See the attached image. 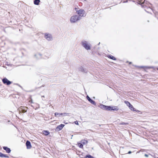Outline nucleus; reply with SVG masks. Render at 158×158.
Instances as JSON below:
<instances>
[{"instance_id":"obj_1","label":"nucleus","mask_w":158,"mask_h":158,"mask_svg":"<svg viewBox=\"0 0 158 158\" xmlns=\"http://www.w3.org/2000/svg\"><path fill=\"white\" fill-rule=\"evenodd\" d=\"M100 108L103 110H108L118 111L119 109L117 106H107L103 104H100L99 106Z\"/></svg>"},{"instance_id":"obj_2","label":"nucleus","mask_w":158,"mask_h":158,"mask_svg":"<svg viewBox=\"0 0 158 158\" xmlns=\"http://www.w3.org/2000/svg\"><path fill=\"white\" fill-rule=\"evenodd\" d=\"M83 14L82 15H75L72 16L70 19V21L71 23H75L77 21L80 20L81 17H84Z\"/></svg>"},{"instance_id":"obj_3","label":"nucleus","mask_w":158,"mask_h":158,"mask_svg":"<svg viewBox=\"0 0 158 158\" xmlns=\"http://www.w3.org/2000/svg\"><path fill=\"white\" fill-rule=\"evenodd\" d=\"M81 44L86 49L90 50L91 48L90 44L87 41L83 40L81 42Z\"/></svg>"},{"instance_id":"obj_4","label":"nucleus","mask_w":158,"mask_h":158,"mask_svg":"<svg viewBox=\"0 0 158 158\" xmlns=\"http://www.w3.org/2000/svg\"><path fill=\"white\" fill-rule=\"evenodd\" d=\"M28 109V108L26 106H21L19 107L18 109V110L19 112V113L21 112L22 113H25L26 112Z\"/></svg>"},{"instance_id":"obj_5","label":"nucleus","mask_w":158,"mask_h":158,"mask_svg":"<svg viewBox=\"0 0 158 158\" xmlns=\"http://www.w3.org/2000/svg\"><path fill=\"white\" fill-rule=\"evenodd\" d=\"M2 82L3 84L7 85H10L12 83L11 81H9L6 77L3 78L2 79Z\"/></svg>"},{"instance_id":"obj_6","label":"nucleus","mask_w":158,"mask_h":158,"mask_svg":"<svg viewBox=\"0 0 158 158\" xmlns=\"http://www.w3.org/2000/svg\"><path fill=\"white\" fill-rule=\"evenodd\" d=\"M45 38L48 41L52 40V37L51 35L46 33L45 35Z\"/></svg>"},{"instance_id":"obj_7","label":"nucleus","mask_w":158,"mask_h":158,"mask_svg":"<svg viewBox=\"0 0 158 158\" xmlns=\"http://www.w3.org/2000/svg\"><path fill=\"white\" fill-rule=\"evenodd\" d=\"M86 98L88 101L91 104L94 105H96V103L94 101L92 100L88 95L86 96Z\"/></svg>"},{"instance_id":"obj_8","label":"nucleus","mask_w":158,"mask_h":158,"mask_svg":"<svg viewBox=\"0 0 158 158\" xmlns=\"http://www.w3.org/2000/svg\"><path fill=\"white\" fill-rule=\"evenodd\" d=\"M64 126L65 125L63 124H61L60 125L58 126L56 128V131H59L61 130Z\"/></svg>"},{"instance_id":"obj_9","label":"nucleus","mask_w":158,"mask_h":158,"mask_svg":"<svg viewBox=\"0 0 158 158\" xmlns=\"http://www.w3.org/2000/svg\"><path fill=\"white\" fill-rule=\"evenodd\" d=\"M78 70L79 71L84 73H86L87 72V70L86 69H84L82 66H81L78 68Z\"/></svg>"},{"instance_id":"obj_10","label":"nucleus","mask_w":158,"mask_h":158,"mask_svg":"<svg viewBox=\"0 0 158 158\" xmlns=\"http://www.w3.org/2000/svg\"><path fill=\"white\" fill-rule=\"evenodd\" d=\"M27 148L28 149H30L31 148V142L28 140H27L26 143Z\"/></svg>"},{"instance_id":"obj_11","label":"nucleus","mask_w":158,"mask_h":158,"mask_svg":"<svg viewBox=\"0 0 158 158\" xmlns=\"http://www.w3.org/2000/svg\"><path fill=\"white\" fill-rule=\"evenodd\" d=\"M3 149L6 151V152L7 153H10L11 152V150L10 148L6 146H3L2 147Z\"/></svg>"},{"instance_id":"obj_12","label":"nucleus","mask_w":158,"mask_h":158,"mask_svg":"<svg viewBox=\"0 0 158 158\" xmlns=\"http://www.w3.org/2000/svg\"><path fill=\"white\" fill-rule=\"evenodd\" d=\"M76 12L79 15H82V14L85 12V10L83 9H80L78 10H77Z\"/></svg>"},{"instance_id":"obj_13","label":"nucleus","mask_w":158,"mask_h":158,"mask_svg":"<svg viewBox=\"0 0 158 158\" xmlns=\"http://www.w3.org/2000/svg\"><path fill=\"white\" fill-rule=\"evenodd\" d=\"M0 157H1L9 158V156L2 153L0 152Z\"/></svg>"},{"instance_id":"obj_14","label":"nucleus","mask_w":158,"mask_h":158,"mask_svg":"<svg viewBox=\"0 0 158 158\" xmlns=\"http://www.w3.org/2000/svg\"><path fill=\"white\" fill-rule=\"evenodd\" d=\"M43 134L45 135H48L50 133L48 131H47L44 130L43 131Z\"/></svg>"},{"instance_id":"obj_15","label":"nucleus","mask_w":158,"mask_h":158,"mask_svg":"<svg viewBox=\"0 0 158 158\" xmlns=\"http://www.w3.org/2000/svg\"><path fill=\"white\" fill-rule=\"evenodd\" d=\"M40 2V0H34V3L35 5H38Z\"/></svg>"},{"instance_id":"obj_16","label":"nucleus","mask_w":158,"mask_h":158,"mask_svg":"<svg viewBox=\"0 0 158 158\" xmlns=\"http://www.w3.org/2000/svg\"><path fill=\"white\" fill-rule=\"evenodd\" d=\"M129 108L131 110H135V109L133 107V106L131 104V105H130L129 106Z\"/></svg>"},{"instance_id":"obj_17","label":"nucleus","mask_w":158,"mask_h":158,"mask_svg":"<svg viewBox=\"0 0 158 158\" xmlns=\"http://www.w3.org/2000/svg\"><path fill=\"white\" fill-rule=\"evenodd\" d=\"M108 57L114 60H116V58L114 57L111 55H109Z\"/></svg>"},{"instance_id":"obj_18","label":"nucleus","mask_w":158,"mask_h":158,"mask_svg":"<svg viewBox=\"0 0 158 158\" xmlns=\"http://www.w3.org/2000/svg\"><path fill=\"white\" fill-rule=\"evenodd\" d=\"M140 68H143L144 67H145L147 69H153V66H145V67H144V66H141L140 67Z\"/></svg>"},{"instance_id":"obj_19","label":"nucleus","mask_w":158,"mask_h":158,"mask_svg":"<svg viewBox=\"0 0 158 158\" xmlns=\"http://www.w3.org/2000/svg\"><path fill=\"white\" fill-rule=\"evenodd\" d=\"M85 158H95L94 157H93V156H91V155H87L86 156H85Z\"/></svg>"},{"instance_id":"obj_20","label":"nucleus","mask_w":158,"mask_h":158,"mask_svg":"<svg viewBox=\"0 0 158 158\" xmlns=\"http://www.w3.org/2000/svg\"><path fill=\"white\" fill-rule=\"evenodd\" d=\"M124 102L127 105L128 107L130 105H131V104L128 101H125Z\"/></svg>"},{"instance_id":"obj_21","label":"nucleus","mask_w":158,"mask_h":158,"mask_svg":"<svg viewBox=\"0 0 158 158\" xmlns=\"http://www.w3.org/2000/svg\"><path fill=\"white\" fill-rule=\"evenodd\" d=\"M78 145L79 147L80 148H83V145L82 143H78Z\"/></svg>"},{"instance_id":"obj_22","label":"nucleus","mask_w":158,"mask_h":158,"mask_svg":"<svg viewBox=\"0 0 158 158\" xmlns=\"http://www.w3.org/2000/svg\"><path fill=\"white\" fill-rule=\"evenodd\" d=\"M63 113H62L60 114V113L56 112L55 113V116L56 117L57 115H63Z\"/></svg>"},{"instance_id":"obj_23","label":"nucleus","mask_w":158,"mask_h":158,"mask_svg":"<svg viewBox=\"0 0 158 158\" xmlns=\"http://www.w3.org/2000/svg\"><path fill=\"white\" fill-rule=\"evenodd\" d=\"M128 123H124V122H123V123H120V124L121 125H127L128 124Z\"/></svg>"},{"instance_id":"obj_24","label":"nucleus","mask_w":158,"mask_h":158,"mask_svg":"<svg viewBox=\"0 0 158 158\" xmlns=\"http://www.w3.org/2000/svg\"><path fill=\"white\" fill-rule=\"evenodd\" d=\"M88 143V141L87 140H85L84 142H83L82 143L84 144H85L86 143Z\"/></svg>"},{"instance_id":"obj_25","label":"nucleus","mask_w":158,"mask_h":158,"mask_svg":"<svg viewBox=\"0 0 158 158\" xmlns=\"http://www.w3.org/2000/svg\"><path fill=\"white\" fill-rule=\"evenodd\" d=\"M74 123L76 125H78V121H75Z\"/></svg>"},{"instance_id":"obj_26","label":"nucleus","mask_w":158,"mask_h":158,"mask_svg":"<svg viewBox=\"0 0 158 158\" xmlns=\"http://www.w3.org/2000/svg\"><path fill=\"white\" fill-rule=\"evenodd\" d=\"M144 156L146 157H148V155L145 154H144Z\"/></svg>"},{"instance_id":"obj_27","label":"nucleus","mask_w":158,"mask_h":158,"mask_svg":"<svg viewBox=\"0 0 158 158\" xmlns=\"http://www.w3.org/2000/svg\"><path fill=\"white\" fill-rule=\"evenodd\" d=\"M128 2V0H126V1H123V3H126V2Z\"/></svg>"},{"instance_id":"obj_28","label":"nucleus","mask_w":158,"mask_h":158,"mask_svg":"<svg viewBox=\"0 0 158 158\" xmlns=\"http://www.w3.org/2000/svg\"><path fill=\"white\" fill-rule=\"evenodd\" d=\"M134 111H136V112H140V111L139 110H135Z\"/></svg>"},{"instance_id":"obj_29","label":"nucleus","mask_w":158,"mask_h":158,"mask_svg":"<svg viewBox=\"0 0 158 158\" xmlns=\"http://www.w3.org/2000/svg\"><path fill=\"white\" fill-rule=\"evenodd\" d=\"M132 152L131 151H129L128 152V154H130Z\"/></svg>"},{"instance_id":"obj_30","label":"nucleus","mask_w":158,"mask_h":158,"mask_svg":"<svg viewBox=\"0 0 158 158\" xmlns=\"http://www.w3.org/2000/svg\"><path fill=\"white\" fill-rule=\"evenodd\" d=\"M42 97H44V96H41Z\"/></svg>"},{"instance_id":"obj_31","label":"nucleus","mask_w":158,"mask_h":158,"mask_svg":"<svg viewBox=\"0 0 158 158\" xmlns=\"http://www.w3.org/2000/svg\"><path fill=\"white\" fill-rule=\"evenodd\" d=\"M131 64V62H129V64Z\"/></svg>"},{"instance_id":"obj_32","label":"nucleus","mask_w":158,"mask_h":158,"mask_svg":"<svg viewBox=\"0 0 158 158\" xmlns=\"http://www.w3.org/2000/svg\"><path fill=\"white\" fill-rule=\"evenodd\" d=\"M76 9H77V8H75V10H76Z\"/></svg>"},{"instance_id":"obj_33","label":"nucleus","mask_w":158,"mask_h":158,"mask_svg":"<svg viewBox=\"0 0 158 158\" xmlns=\"http://www.w3.org/2000/svg\"><path fill=\"white\" fill-rule=\"evenodd\" d=\"M156 69L157 70H158V68H157Z\"/></svg>"},{"instance_id":"obj_34","label":"nucleus","mask_w":158,"mask_h":158,"mask_svg":"<svg viewBox=\"0 0 158 158\" xmlns=\"http://www.w3.org/2000/svg\"><path fill=\"white\" fill-rule=\"evenodd\" d=\"M100 44V43H99L98 45H99Z\"/></svg>"},{"instance_id":"obj_35","label":"nucleus","mask_w":158,"mask_h":158,"mask_svg":"<svg viewBox=\"0 0 158 158\" xmlns=\"http://www.w3.org/2000/svg\"><path fill=\"white\" fill-rule=\"evenodd\" d=\"M157 158H158V157H157Z\"/></svg>"}]
</instances>
